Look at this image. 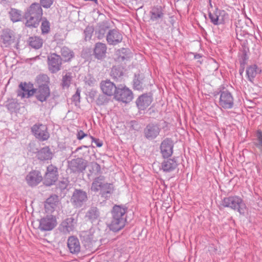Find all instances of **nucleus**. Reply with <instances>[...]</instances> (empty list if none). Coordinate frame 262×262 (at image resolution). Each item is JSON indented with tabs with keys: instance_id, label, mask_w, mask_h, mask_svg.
<instances>
[{
	"instance_id": "1",
	"label": "nucleus",
	"mask_w": 262,
	"mask_h": 262,
	"mask_svg": "<svg viewBox=\"0 0 262 262\" xmlns=\"http://www.w3.org/2000/svg\"><path fill=\"white\" fill-rule=\"evenodd\" d=\"M126 207L119 205H115L113 207L111 212L112 220L107 225L111 230L118 232L124 227L126 223Z\"/></svg>"
},
{
	"instance_id": "2",
	"label": "nucleus",
	"mask_w": 262,
	"mask_h": 262,
	"mask_svg": "<svg viewBox=\"0 0 262 262\" xmlns=\"http://www.w3.org/2000/svg\"><path fill=\"white\" fill-rule=\"evenodd\" d=\"M91 190L99 193L102 198L107 199L113 193L114 187L112 183L106 182L103 176L95 178L91 185Z\"/></svg>"
},
{
	"instance_id": "3",
	"label": "nucleus",
	"mask_w": 262,
	"mask_h": 262,
	"mask_svg": "<svg viewBox=\"0 0 262 262\" xmlns=\"http://www.w3.org/2000/svg\"><path fill=\"white\" fill-rule=\"evenodd\" d=\"M224 207L230 208L237 211L241 214H244L246 211V206L243 199L237 195L226 197L222 202Z\"/></svg>"
},
{
	"instance_id": "4",
	"label": "nucleus",
	"mask_w": 262,
	"mask_h": 262,
	"mask_svg": "<svg viewBox=\"0 0 262 262\" xmlns=\"http://www.w3.org/2000/svg\"><path fill=\"white\" fill-rule=\"evenodd\" d=\"M219 107L221 109L229 110L234 107V97L229 91L221 90L219 92Z\"/></svg>"
},
{
	"instance_id": "5",
	"label": "nucleus",
	"mask_w": 262,
	"mask_h": 262,
	"mask_svg": "<svg viewBox=\"0 0 262 262\" xmlns=\"http://www.w3.org/2000/svg\"><path fill=\"white\" fill-rule=\"evenodd\" d=\"M58 178V172L56 167L50 165L47 167V171L42 180L46 186H51L57 181Z\"/></svg>"
},
{
	"instance_id": "6",
	"label": "nucleus",
	"mask_w": 262,
	"mask_h": 262,
	"mask_svg": "<svg viewBox=\"0 0 262 262\" xmlns=\"http://www.w3.org/2000/svg\"><path fill=\"white\" fill-rule=\"evenodd\" d=\"M115 98L124 103H128L133 98V94L130 90L125 86L118 87L115 93Z\"/></svg>"
},
{
	"instance_id": "7",
	"label": "nucleus",
	"mask_w": 262,
	"mask_h": 262,
	"mask_svg": "<svg viewBox=\"0 0 262 262\" xmlns=\"http://www.w3.org/2000/svg\"><path fill=\"white\" fill-rule=\"evenodd\" d=\"M31 130L35 137L40 141L47 140L50 137V134L46 125L35 124L32 127Z\"/></svg>"
},
{
	"instance_id": "8",
	"label": "nucleus",
	"mask_w": 262,
	"mask_h": 262,
	"mask_svg": "<svg viewBox=\"0 0 262 262\" xmlns=\"http://www.w3.org/2000/svg\"><path fill=\"white\" fill-rule=\"evenodd\" d=\"M56 225L57 221L55 216L53 215H47L40 220L39 228L41 231H50Z\"/></svg>"
},
{
	"instance_id": "9",
	"label": "nucleus",
	"mask_w": 262,
	"mask_h": 262,
	"mask_svg": "<svg viewBox=\"0 0 262 262\" xmlns=\"http://www.w3.org/2000/svg\"><path fill=\"white\" fill-rule=\"evenodd\" d=\"M48 64L50 71L53 73H56L61 69V58L55 53L51 54L48 57Z\"/></svg>"
},
{
	"instance_id": "10",
	"label": "nucleus",
	"mask_w": 262,
	"mask_h": 262,
	"mask_svg": "<svg viewBox=\"0 0 262 262\" xmlns=\"http://www.w3.org/2000/svg\"><path fill=\"white\" fill-rule=\"evenodd\" d=\"M106 38L108 45L115 46L122 41L123 36L118 30L112 29L107 33Z\"/></svg>"
},
{
	"instance_id": "11",
	"label": "nucleus",
	"mask_w": 262,
	"mask_h": 262,
	"mask_svg": "<svg viewBox=\"0 0 262 262\" xmlns=\"http://www.w3.org/2000/svg\"><path fill=\"white\" fill-rule=\"evenodd\" d=\"M76 224V222L73 217L66 219L60 224L58 230L64 234L70 233L74 230Z\"/></svg>"
},
{
	"instance_id": "12",
	"label": "nucleus",
	"mask_w": 262,
	"mask_h": 262,
	"mask_svg": "<svg viewBox=\"0 0 262 262\" xmlns=\"http://www.w3.org/2000/svg\"><path fill=\"white\" fill-rule=\"evenodd\" d=\"M42 180L41 174L38 170H32L26 177V181L31 187L37 185Z\"/></svg>"
},
{
	"instance_id": "13",
	"label": "nucleus",
	"mask_w": 262,
	"mask_h": 262,
	"mask_svg": "<svg viewBox=\"0 0 262 262\" xmlns=\"http://www.w3.org/2000/svg\"><path fill=\"white\" fill-rule=\"evenodd\" d=\"M68 166L72 172H80L85 170L86 165L82 158H76L69 161Z\"/></svg>"
},
{
	"instance_id": "14",
	"label": "nucleus",
	"mask_w": 262,
	"mask_h": 262,
	"mask_svg": "<svg viewBox=\"0 0 262 262\" xmlns=\"http://www.w3.org/2000/svg\"><path fill=\"white\" fill-rule=\"evenodd\" d=\"M100 88L103 94L111 96L115 95L117 88L110 80H103L100 83Z\"/></svg>"
},
{
	"instance_id": "15",
	"label": "nucleus",
	"mask_w": 262,
	"mask_h": 262,
	"mask_svg": "<svg viewBox=\"0 0 262 262\" xmlns=\"http://www.w3.org/2000/svg\"><path fill=\"white\" fill-rule=\"evenodd\" d=\"M67 246L70 253L77 254L80 251L81 245L78 238L75 236H70L67 241Z\"/></svg>"
},
{
	"instance_id": "16",
	"label": "nucleus",
	"mask_w": 262,
	"mask_h": 262,
	"mask_svg": "<svg viewBox=\"0 0 262 262\" xmlns=\"http://www.w3.org/2000/svg\"><path fill=\"white\" fill-rule=\"evenodd\" d=\"M160 128L158 124L150 123L144 129L145 137L149 140L155 139L159 134Z\"/></svg>"
},
{
	"instance_id": "17",
	"label": "nucleus",
	"mask_w": 262,
	"mask_h": 262,
	"mask_svg": "<svg viewBox=\"0 0 262 262\" xmlns=\"http://www.w3.org/2000/svg\"><path fill=\"white\" fill-rule=\"evenodd\" d=\"M86 200V193L80 190H76L72 198V203L77 207H81Z\"/></svg>"
},
{
	"instance_id": "18",
	"label": "nucleus",
	"mask_w": 262,
	"mask_h": 262,
	"mask_svg": "<svg viewBox=\"0 0 262 262\" xmlns=\"http://www.w3.org/2000/svg\"><path fill=\"white\" fill-rule=\"evenodd\" d=\"M173 147L172 142L170 140L166 139L162 141L160 146V149L163 158H167L172 155Z\"/></svg>"
},
{
	"instance_id": "19",
	"label": "nucleus",
	"mask_w": 262,
	"mask_h": 262,
	"mask_svg": "<svg viewBox=\"0 0 262 262\" xmlns=\"http://www.w3.org/2000/svg\"><path fill=\"white\" fill-rule=\"evenodd\" d=\"M208 12L210 21L213 25H218L222 23L223 20L220 18V16L225 13L224 11L221 10L216 7L214 10L210 9Z\"/></svg>"
},
{
	"instance_id": "20",
	"label": "nucleus",
	"mask_w": 262,
	"mask_h": 262,
	"mask_svg": "<svg viewBox=\"0 0 262 262\" xmlns=\"http://www.w3.org/2000/svg\"><path fill=\"white\" fill-rule=\"evenodd\" d=\"M19 88L17 96L21 98H29L33 95L35 93V90L31 89V87L26 83H20L19 85Z\"/></svg>"
},
{
	"instance_id": "21",
	"label": "nucleus",
	"mask_w": 262,
	"mask_h": 262,
	"mask_svg": "<svg viewBox=\"0 0 262 262\" xmlns=\"http://www.w3.org/2000/svg\"><path fill=\"white\" fill-rule=\"evenodd\" d=\"M150 19L153 21L159 22L164 16V11L160 6L154 7L150 11Z\"/></svg>"
},
{
	"instance_id": "22",
	"label": "nucleus",
	"mask_w": 262,
	"mask_h": 262,
	"mask_svg": "<svg viewBox=\"0 0 262 262\" xmlns=\"http://www.w3.org/2000/svg\"><path fill=\"white\" fill-rule=\"evenodd\" d=\"M50 95L49 88L45 84L40 85L36 92V97L37 100L41 102L46 101Z\"/></svg>"
},
{
	"instance_id": "23",
	"label": "nucleus",
	"mask_w": 262,
	"mask_h": 262,
	"mask_svg": "<svg viewBox=\"0 0 262 262\" xmlns=\"http://www.w3.org/2000/svg\"><path fill=\"white\" fill-rule=\"evenodd\" d=\"M152 98L147 94H143L137 99L136 104L140 110H145L151 103Z\"/></svg>"
},
{
	"instance_id": "24",
	"label": "nucleus",
	"mask_w": 262,
	"mask_h": 262,
	"mask_svg": "<svg viewBox=\"0 0 262 262\" xmlns=\"http://www.w3.org/2000/svg\"><path fill=\"white\" fill-rule=\"evenodd\" d=\"M25 14L41 19L43 14L42 9L39 4L36 3H33L28 8Z\"/></svg>"
},
{
	"instance_id": "25",
	"label": "nucleus",
	"mask_w": 262,
	"mask_h": 262,
	"mask_svg": "<svg viewBox=\"0 0 262 262\" xmlns=\"http://www.w3.org/2000/svg\"><path fill=\"white\" fill-rule=\"evenodd\" d=\"M178 166V162L175 158L165 160L161 164V169L165 172L174 170Z\"/></svg>"
},
{
	"instance_id": "26",
	"label": "nucleus",
	"mask_w": 262,
	"mask_h": 262,
	"mask_svg": "<svg viewBox=\"0 0 262 262\" xmlns=\"http://www.w3.org/2000/svg\"><path fill=\"white\" fill-rule=\"evenodd\" d=\"M106 46L105 44L98 42L95 45L94 53L95 56L98 59H101L105 56Z\"/></svg>"
},
{
	"instance_id": "27",
	"label": "nucleus",
	"mask_w": 262,
	"mask_h": 262,
	"mask_svg": "<svg viewBox=\"0 0 262 262\" xmlns=\"http://www.w3.org/2000/svg\"><path fill=\"white\" fill-rule=\"evenodd\" d=\"M38 159L41 161L49 160L52 159L53 154L48 146L41 148L37 154Z\"/></svg>"
},
{
	"instance_id": "28",
	"label": "nucleus",
	"mask_w": 262,
	"mask_h": 262,
	"mask_svg": "<svg viewBox=\"0 0 262 262\" xmlns=\"http://www.w3.org/2000/svg\"><path fill=\"white\" fill-rule=\"evenodd\" d=\"M59 199L58 196L55 194L51 195L46 200L45 207L50 211L54 210L56 207L58 205Z\"/></svg>"
},
{
	"instance_id": "29",
	"label": "nucleus",
	"mask_w": 262,
	"mask_h": 262,
	"mask_svg": "<svg viewBox=\"0 0 262 262\" xmlns=\"http://www.w3.org/2000/svg\"><path fill=\"white\" fill-rule=\"evenodd\" d=\"M261 72V69L258 68L256 64L248 67L246 70L247 75L250 81H252L257 74H260Z\"/></svg>"
},
{
	"instance_id": "30",
	"label": "nucleus",
	"mask_w": 262,
	"mask_h": 262,
	"mask_svg": "<svg viewBox=\"0 0 262 262\" xmlns=\"http://www.w3.org/2000/svg\"><path fill=\"white\" fill-rule=\"evenodd\" d=\"M25 17L27 19L26 26L29 27H37L39 23L41 18L35 16H30L25 14Z\"/></svg>"
},
{
	"instance_id": "31",
	"label": "nucleus",
	"mask_w": 262,
	"mask_h": 262,
	"mask_svg": "<svg viewBox=\"0 0 262 262\" xmlns=\"http://www.w3.org/2000/svg\"><path fill=\"white\" fill-rule=\"evenodd\" d=\"M29 45L35 49H38L41 48L42 46V39L37 36L30 37L29 39Z\"/></svg>"
},
{
	"instance_id": "32",
	"label": "nucleus",
	"mask_w": 262,
	"mask_h": 262,
	"mask_svg": "<svg viewBox=\"0 0 262 262\" xmlns=\"http://www.w3.org/2000/svg\"><path fill=\"white\" fill-rule=\"evenodd\" d=\"M61 54L64 61H69L74 56L73 52L66 47L61 49Z\"/></svg>"
},
{
	"instance_id": "33",
	"label": "nucleus",
	"mask_w": 262,
	"mask_h": 262,
	"mask_svg": "<svg viewBox=\"0 0 262 262\" xmlns=\"http://www.w3.org/2000/svg\"><path fill=\"white\" fill-rule=\"evenodd\" d=\"M143 76L139 74H135L133 80V87L135 90L141 91L143 89Z\"/></svg>"
},
{
	"instance_id": "34",
	"label": "nucleus",
	"mask_w": 262,
	"mask_h": 262,
	"mask_svg": "<svg viewBox=\"0 0 262 262\" xmlns=\"http://www.w3.org/2000/svg\"><path fill=\"white\" fill-rule=\"evenodd\" d=\"M11 20L13 22H17L21 20V11L16 9H11L9 12Z\"/></svg>"
},
{
	"instance_id": "35",
	"label": "nucleus",
	"mask_w": 262,
	"mask_h": 262,
	"mask_svg": "<svg viewBox=\"0 0 262 262\" xmlns=\"http://www.w3.org/2000/svg\"><path fill=\"white\" fill-rule=\"evenodd\" d=\"M123 74V69L121 67L115 66L112 68L111 75L114 79L118 80Z\"/></svg>"
},
{
	"instance_id": "36",
	"label": "nucleus",
	"mask_w": 262,
	"mask_h": 262,
	"mask_svg": "<svg viewBox=\"0 0 262 262\" xmlns=\"http://www.w3.org/2000/svg\"><path fill=\"white\" fill-rule=\"evenodd\" d=\"M86 216L92 221L96 220L99 216V212L96 207H91L86 213Z\"/></svg>"
},
{
	"instance_id": "37",
	"label": "nucleus",
	"mask_w": 262,
	"mask_h": 262,
	"mask_svg": "<svg viewBox=\"0 0 262 262\" xmlns=\"http://www.w3.org/2000/svg\"><path fill=\"white\" fill-rule=\"evenodd\" d=\"M41 30L42 34H47L50 30V23L46 18H43L42 19Z\"/></svg>"
},
{
	"instance_id": "38",
	"label": "nucleus",
	"mask_w": 262,
	"mask_h": 262,
	"mask_svg": "<svg viewBox=\"0 0 262 262\" xmlns=\"http://www.w3.org/2000/svg\"><path fill=\"white\" fill-rule=\"evenodd\" d=\"M3 42L6 47L9 46L12 42V37L8 32H5L2 36Z\"/></svg>"
},
{
	"instance_id": "39",
	"label": "nucleus",
	"mask_w": 262,
	"mask_h": 262,
	"mask_svg": "<svg viewBox=\"0 0 262 262\" xmlns=\"http://www.w3.org/2000/svg\"><path fill=\"white\" fill-rule=\"evenodd\" d=\"M72 77L70 73H67L62 78V85L63 88H68L70 85Z\"/></svg>"
},
{
	"instance_id": "40",
	"label": "nucleus",
	"mask_w": 262,
	"mask_h": 262,
	"mask_svg": "<svg viewBox=\"0 0 262 262\" xmlns=\"http://www.w3.org/2000/svg\"><path fill=\"white\" fill-rule=\"evenodd\" d=\"M93 32L94 28L92 27L88 26L85 29L84 31V34L85 39L86 40H89L91 38Z\"/></svg>"
},
{
	"instance_id": "41",
	"label": "nucleus",
	"mask_w": 262,
	"mask_h": 262,
	"mask_svg": "<svg viewBox=\"0 0 262 262\" xmlns=\"http://www.w3.org/2000/svg\"><path fill=\"white\" fill-rule=\"evenodd\" d=\"M40 5L44 8H49L54 2V0H40Z\"/></svg>"
},
{
	"instance_id": "42",
	"label": "nucleus",
	"mask_w": 262,
	"mask_h": 262,
	"mask_svg": "<svg viewBox=\"0 0 262 262\" xmlns=\"http://www.w3.org/2000/svg\"><path fill=\"white\" fill-rule=\"evenodd\" d=\"M256 137L258 140L256 146L259 148H262V132L260 130L257 131Z\"/></svg>"
},
{
	"instance_id": "43",
	"label": "nucleus",
	"mask_w": 262,
	"mask_h": 262,
	"mask_svg": "<svg viewBox=\"0 0 262 262\" xmlns=\"http://www.w3.org/2000/svg\"><path fill=\"white\" fill-rule=\"evenodd\" d=\"M90 138L92 140V142H94L95 143L96 146L98 147H101L103 145V141L99 139H97L93 137L92 136H90Z\"/></svg>"
},
{
	"instance_id": "44",
	"label": "nucleus",
	"mask_w": 262,
	"mask_h": 262,
	"mask_svg": "<svg viewBox=\"0 0 262 262\" xmlns=\"http://www.w3.org/2000/svg\"><path fill=\"white\" fill-rule=\"evenodd\" d=\"M80 91L77 89L75 94L72 97V100L75 102H79L80 101Z\"/></svg>"
},
{
	"instance_id": "45",
	"label": "nucleus",
	"mask_w": 262,
	"mask_h": 262,
	"mask_svg": "<svg viewBox=\"0 0 262 262\" xmlns=\"http://www.w3.org/2000/svg\"><path fill=\"white\" fill-rule=\"evenodd\" d=\"M87 136L88 134L84 133L82 130H78L77 133V138L79 140H81Z\"/></svg>"
},
{
	"instance_id": "46",
	"label": "nucleus",
	"mask_w": 262,
	"mask_h": 262,
	"mask_svg": "<svg viewBox=\"0 0 262 262\" xmlns=\"http://www.w3.org/2000/svg\"><path fill=\"white\" fill-rule=\"evenodd\" d=\"M68 186V182L67 181H60L58 184V187L61 189L63 190L67 188Z\"/></svg>"
},
{
	"instance_id": "47",
	"label": "nucleus",
	"mask_w": 262,
	"mask_h": 262,
	"mask_svg": "<svg viewBox=\"0 0 262 262\" xmlns=\"http://www.w3.org/2000/svg\"><path fill=\"white\" fill-rule=\"evenodd\" d=\"M214 10L213 8V5L211 2V0H209V5L208 7V11H209V10Z\"/></svg>"
},
{
	"instance_id": "48",
	"label": "nucleus",
	"mask_w": 262,
	"mask_h": 262,
	"mask_svg": "<svg viewBox=\"0 0 262 262\" xmlns=\"http://www.w3.org/2000/svg\"><path fill=\"white\" fill-rule=\"evenodd\" d=\"M202 55L200 54H195L194 56V58L195 59H199L202 58Z\"/></svg>"
},
{
	"instance_id": "49",
	"label": "nucleus",
	"mask_w": 262,
	"mask_h": 262,
	"mask_svg": "<svg viewBox=\"0 0 262 262\" xmlns=\"http://www.w3.org/2000/svg\"><path fill=\"white\" fill-rule=\"evenodd\" d=\"M90 146H86V145H83L82 146H80V147H79L77 148L76 150H79L80 149H81L82 148V147H84V148H88L89 147H90Z\"/></svg>"
},
{
	"instance_id": "50",
	"label": "nucleus",
	"mask_w": 262,
	"mask_h": 262,
	"mask_svg": "<svg viewBox=\"0 0 262 262\" xmlns=\"http://www.w3.org/2000/svg\"><path fill=\"white\" fill-rule=\"evenodd\" d=\"M90 233V232H85L84 233L85 235H89Z\"/></svg>"
},
{
	"instance_id": "51",
	"label": "nucleus",
	"mask_w": 262,
	"mask_h": 262,
	"mask_svg": "<svg viewBox=\"0 0 262 262\" xmlns=\"http://www.w3.org/2000/svg\"><path fill=\"white\" fill-rule=\"evenodd\" d=\"M89 239L90 241H92V240H93V238H92V237H89Z\"/></svg>"
},
{
	"instance_id": "52",
	"label": "nucleus",
	"mask_w": 262,
	"mask_h": 262,
	"mask_svg": "<svg viewBox=\"0 0 262 262\" xmlns=\"http://www.w3.org/2000/svg\"><path fill=\"white\" fill-rule=\"evenodd\" d=\"M198 62H199L200 64H201V63H202V61H201L198 60Z\"/></svg>"
},
{
	"instance_id": "53",
	"label": "nucleus",
	"mask_w": 262,
	"mask_h": 262,
	"mask_svg": "<svg viewBox=\"0 0 262 262\" xmlns=\"http://www.w3.org/2000/svg\"><path fill=\"white\" fill-rule=\"evenodd\" d=\"M42 77H45H45H46L47 76H46V75H42Z\"/></svg>"
}]
</instances>
